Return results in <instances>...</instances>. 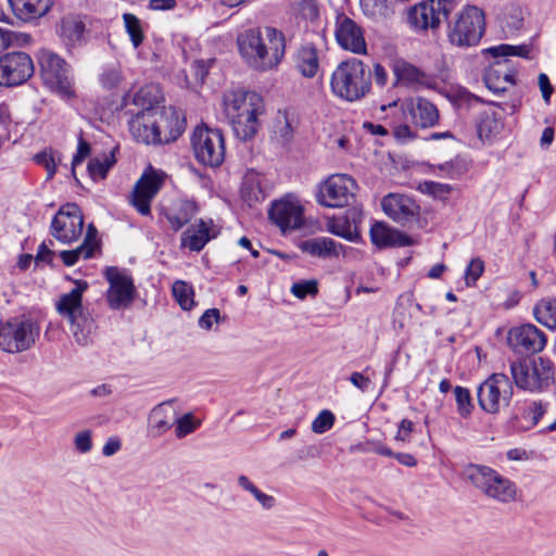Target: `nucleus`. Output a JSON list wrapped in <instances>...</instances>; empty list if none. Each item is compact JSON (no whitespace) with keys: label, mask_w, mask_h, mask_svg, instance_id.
<instances>
[{"label":"nucleus","mask_w":556,"mask_h":556,"mask_svg":"<svg viewBox=\"0 0 556 556\" xmlns=\"http://www.w3.org/2000/svg\"><path fill=\"white\" fill-rule=\"evenodd\" d=\"M237 45L241 58L256 72L278 67L286 53V37L275 27L250 28L238 35Z\"/></svg>","instance_id":"nucleus-1"},{"label":"nucleus","mask_w":556,"mask_h":556,"mask_svg":"<svg viewBox=\"0 0 556 556\" xmlns=\"http://www.w3.org/2000/svg\"><path fill=\"white\" fill-rule=\"evenodd\" d=\"M222 106L238 139L249 141L256 136L266 112L260 93L243 89L227 90L223 94Z\"/></svg>","instance_id":"nucleus-2"},{"label":"nucleus","mask_w":556,"mask_h":556,"mask_svg":"<svg viewBox=\"0 0 556 556\" xmlns=\"http://www.w3.org/2000/svg\"><path fill=\"white\" fill-rule=\"evenodd\" d=\"M329 85L336 98L346 102H356L370 92L371 73L362 60L349 58L334 67Z\"/></svg>","instance_id":"nucleus-3"},{"label":"nucleus","mask_w":556,"mask_h":556,"mask_svg":"<svg viewBox=\"0 0 556 556\" xmlns=\"http://www.w3.org/2000/svg\"><path fill=\"white\" fill-rule=\"evenodd\" d=\"M466 477L486 497L500 503H510L517 495L516 484L491 467L470 464Z\"/></svg>","instance_id":"nucleus-4"},{"label":"nucleus","mask_w":556,"mask_h":556,"mask_svg":"<svg viewBox=\"0 0 556 556\" xmlns=\"http://www.w3.org/2000/svg\"><path fill=\"white\" fill-rule=\"evenodd\" d=\"M88 282L76 280L75 287L67 293L62 294L55 303L58 314L66 319L71 331L77 343H88L89 330H86L88 317L83 305V295L88 290Z\"/></svg>","instance_id":"nucleus-5"},{"label":"nucleus","mask_w":556,"mask_h":556,"mask_svg":"<svg viewBox=\"0 0 556 556\" xmlns=\"http://www.w3.org/2000/svg\"><path fill=\"white\" fill-rule=\"evenodd\" d=\"M485 17L476 5H466L450 25L447 37L452 45L471 47L479 43L484 34Z\"/></svg>","instance_id":"nucleus-6"},{"label":"nucleus","mask_w":556,"mask_h":556,"mask_svg":"<svg viewBox=\"0 0 556 556\" xmlns=\"http://www.w3.org/2000/svg\"><path fill=\"white\" fill-rule=\"evenodd\" d=\"M40 328L25 316L14 317L0 324V348L9 353L30 349L39 338Z\"/></svg>","instance_id":"nucleus-7"},{"label":"nucleus","mask_w":556,"mask_h":556,"mask_svg":"<svg viewBox=\"0 0 556 556\" xmlns=\"http://www.w3.org/2000/svg\"><path fill=\"white\" fill-rule=\"evenodd\" d=\"M455 8L454 0H422L407 10V23L415 31L438 29Z\"/></svg>","instance_id":"nucleus-8"},{"label":"nucleus","mask_w":556,"mask_h":556,"mask_svg":"<svg viewBox=\"0 0 556 556\" xmlns=\"http://www.w3.org/2000/svg\"><path fill=\"white\" fill-rule=\"evenodd\" d=\"M194 156L203 165L217 167L225 159V140L220 130L195 127L191 138Z\"/></svg>","instance_id":"nucleus-9"},{"label":"nucleus","mask_w":556,"mask_h":556,"mask_svg":"<svg viewBox=\"0 0 556 556\" xmlns=\"http://www.w3.org/2000/svg\"><path fill=\"white\" fill-rule=\"evenodd\" d=\"M39 63L46 86L62 98L74 97L70 67L63 59L53 52L43 51L40 54Z\"/></svg>","instance_id":"nucleus-10"},{"label":"nucleus","mask_w":556,"mask_h":556,"mask_svg":"<svg viewBox=\"0 0 556 556\" xmlns=\"http://www.w3.org/2000/svg\"><path fill=\"white\" fill-rule=\"evenodd\" d=\"M357 185L345 174L330 175L324 180L316 194L317 202L326 207H343L354 199Z\"/></svg>","instance_id":"nucleus-11"},{"label":"nucleus","mask_w":556,"mask_h":556,"mask_svg":"<svg viewBox=\"0 0 556 556\" xmlns=\"http://www.w3.org/2000/svg\"><path fill=\"white\" fill-rule=\"evenodd\" d=\"M84 217L75 203H66L60 207L50 226L51 236L63 244L76 242L83 235Z\"/></svg>","instance_id":"nucleus-12"},{"label":"nucleus","mask_w":556,"mask_h":556,"mask_svg":"<svg viewBox=\"0 0 556 556\" xmlns=\"http://www.w3.org/2000/svg\"><path fill=\"white\" fill-rule=\"evenodd\" d=\"M511 395V382L504 374H493L478 389L479 405L490 414H495L507 406Z\"/></svg>","instance_id":"nucleus-13"},{"label":"nucleus","mask_w":556,"mask_h":556,"mask_svg":"<svg viewBox=\"0 0 556 556\" xmlns=\"http://www.w3.org/2000/svg\"><path fill=\"white\" fill-rule=\"evenodd\" d=\"M166 174L149 166L135 184L129 198L130 204L143 216L150 215L151 202L161 190Z\"/></svg>","instance_id":"nucleus-14"},{"label":"nucleus","mask_w":556,"mask_h":556,"mask_svg":"<svg viewBox=\"0 0 556 556\" xmlns=\"http://www.w3.org/2000/svg\"><path fill=\"white\" fill-rule=\"evenodd\" d=\"M109 289L106 301L112 309H124L135 300L136 287L132 278L117 267H108L104 271Z\"/></svg>","instance_id":"nucleus-15"},{"label":"nucleus","mask_w":556,"mask_h":556,"mask_svg":"<svg viewBox=\"0 0 556 556\" xmlns=\"http://www.w3.org/2000/svg\"><path fill=\"white\" fill-rule=\"evenodd\" d=\"M33 74V60L27 53L13 52L0 58V86L23 84Z\"/></svg>","instance_id":"nucleus-16"},{"label":"nucleus","mask_w":556,"mask_h":556,"mask_svg":"<svg viewBox=\"0 0 556 556\" xmlns=\"http://www.w3.org/2000/svg\"><path fill=\"white\" fill-rule=\"evenodd\" d=\"M546 337L542 330L532 324L513 327L508 331L507 343L516 353H539L546 345Z\"/></svg>","instance_id":"nucleus-17"},{"label":"nucleus","mask_w":556,"mask_h":556,"mask_svg":"<svg viewBox=\"0 0 556 556\" xmlns=\"http://www.w3.org/2000/svg\"><path fill=\"white\" fill-rule=\"evenodd\" d=\"M269 218L282 232L296 230L304 224L303 207L294 198L286 197L271 204Z\"/></svg>","instance_id":"nucleus-18"},{"label":"nucleus","mask_w":556,"mask_h":556,"mask_svg":"<svg viewBox=\"0 0 556 556\" xmlns=\"http://www.w3.org/2000/svg\"><path fill=\"white\" fill-rule=\"evenodd\" d=\"M336 40L340 48L358 55L367 54V43L363 28L346 15H339L336 21Z\"/></svg>","instance_id":"nucleus-19"},{"label":"nucleus","mask_w":556,"mask_h":556,"mask_svg":"<svg viewBox=\"0 0 556 556\" xmlns=\"http://www.w3.org/2000/svg\"><path fill=\"white\" fill-rule=\"evenodd\" d=\"M383 212L394 222L406 225L419 215V205L409 195L402 193H389L382 199Z\"/></svg>","instance_id":"nucleus-20"},{"label":"nucleus","mask_w":556,"mask_h":556,"mask_svg":"<svg viewBox=\"0 0 556 556\" xmlns=\"http://www.w3.org/2000/svg\"><path fill=\"white\" fill-rule=\"evenodd\" d=\"M403 112L413 125L419 128H430L438 124L439 110L431 101L422 97L410 98L403 103Z\"/></svg>","instance_id":"nucleus-21"},{"label":"nucleus","mask_w":556,"mask_h":556,"mask_svg":"<svg viewBox=\"0 0 556 556\" xmlns=\"http://www.w3.org/2000/svg\"><path fill=\"white\" fill-rule=\"evenodd\" d=\"M131 115L128 126L132 137L138 141L146 144H157L160 141V134L157 129L155 111H134L128 110Z\"/></svg>","instance_id":"nucleus-22"},{"label":"nucleus","mask_w":556,"mask_h":556,"mask_svg":"<svg viewBox=\"0 0 556 556\" xmlns=\"http://www.w3.org/2000/svg\"><path fill=\"white\" fill-rule=\"evenodd\" d=\"M155 124L157 125L155 131L160 134L157 144L175 141L185 129V119L173 106H163L159 111H155Z\"/></svg>","instance_id":"nucleus-23"},{"label":"nucleus","mask_w":556,"mask_h":556,"mask_svg":"<svg viewBox=\"0 0 556 556\" xmlns=\"http://www.w3.org/2000/svg\"><path fill=\"white\" fill-rule=\"evenodd\" d=\"M174 400L157 404L148 418V433L151 438H160L175 424L177 409Z\"/></svg>","instance_id":"nucleus-24"},{"label":"nucleus","mask_w":556,"mask_h":556,"mask_svg":"<svg viewBox=\"0 0 556 556\" xmlns=\"http://www.w3.org/2000/svg\"><path fill=\"white\" fill-rule=\"evenodd\" d=\"M484 84L489 90L500 93L515 84V71L507 59L496 60L484 73Z\"/></svg>","instance_id":"nucleus-25"},{"label":"nucleus","mask_w":556,"mask_h":556,"mask_svg":"<svg viewBox=\"0 0 556 556\" xmlns=\"http://www.w3.org/2000/svg\"><path fill=\"white\" fill-rule=\"evenodd\" d=\"M9 3L16 18L33 23L48 14L54 0H9Z\"/></svg>","instance_id":"nucleus-26"},{"label":"nucleus","mask_w":556,"mask_h":556,"mask_svg":"<svg viewBox=\"0 0 556 556\" xmlns=\"http://www.w3.org/2000/svg\"><path fill=\"white\" fill-rule=\"evenodd\" d=\"M216 236L212 220L200 219L181 236V245L191 251H201Z\"/></svg>","instance_id":"nucleus-27"},{"label":"nucleus","mask_w":556,"mask_h":556,"mask_svg":"<svg viewBox=\"0 0 556 556\" xmlns=\"http://www.w3.org/2000/svg\"><path fill=\"white\" fill-rule=\"evenodd\" d=\"M99 247L98 230L90 224L87 227L83 243L74 250L62 251L60 257L66 266H73L79 258H90Z\"/></svg>","instance_id":"nucleus-28"},{"label":"nucleus","mask_w":556,"mask_h":556,"mask_svg":"<svg viewBox=\"0 0 556 556\" xmlns=\"http://www.w3.org/2000/svg\"><path fill=\"white\" fill-rule=\"evenodd\" d=\"M371 242L379 249L390 247H406L410 239L402 232L389 227L384 223H375L370 228Z\"/></svg>","instance_id":"nucleus-29"},{"label":"nucleus","mask_w":556,"mask_h":556,"mask_svg":"<svg viewBox=\"0 0 556 556\" xmlns=\"http://www.w3.org/2000/svg\"><path fill=\"white\" fill-rule=\"evenodd\" d=\"M197 212L195 202L182 199L174 201L169 207L164 210L165 217L175 231L187 225Z\"/></svg>","instance_id":"nucleus-30"},{"label":"nucleus","mask_w":556,"mask_h":556,"mask_svg":"<svg viewBox=\"0 0 556 556\" xmlns=\"http://www.w3.org/2000/svg\"><path fill=\"white\" fill-rule=\"evenodd\" d=\"M502 129V116L495 108L489 106L480 113L477 132L481 141H493L501 134Z\"/></svg>","instance_id":"nucleus-31"},{"label":"nucleus","mask_w":556,"mask_h":556,"mask_svg":"<svg viewBox=\"0 0 556 556\" xmlns=\"http://www.w3.org/2000/svg\"><path fill=\"white\" fill-rule=\"evenodd\" d=\"M392 71L396 83L402 86L419 87L425 86L428 81V76L424 71L403 59L393 62Z\"/></svg>","instance_id":"nucleus-32"},{"label":"nucleus","mask_w":556,"mask_h":556,"mask_svg":"<svg viewBox=\"0 0 556 556\" xmlns=\"http://www.w3.org/2000/svg\"><path fill=\"white\" fill-rule=\"evenodd\" d=\"M294 66L305 78H313L319 71L317 49L312 43L302 45L294 55Z\"/></svg>","instance_id":"nucleus-33"},{"label":"nucleus","mask_w":556,"mask_h":556,"mask_svg":"<svg viewBox=\"0 0 556 556\" xmlns=\"http://www.w3.org/2000/svg\"><path fill=\"white\" fill-rule=\"evenodd\" d=\"M547 407L548 403L543 401L525 403L521 413L516 416V427L523 431L533 428L547 412Z\"/></svg>","instance_id":"nucleus-34"},{"label":"nucleus","mask_w":556,"mask_h":556,"mask_svg":"<svg viewBox=\"0 0 556 556\" xmlns=\"http://www.w3.org/2000/svg\"><path fill=\"white\" fill-rule=\"evenodd\" d=\"M342 248L343 247L341 244L326 237L309 239L301 244V249L303 252L312 256H318L324 258L339 256Z\"/></svg>","instance_id":"nucleus-35"},{"label":"nucleus","mask_w":556,"mask_h":556,"mask_svg":"<svg viewBox=\"0 0 556 556\" xmlns=\"http://www.w3.org/2000/svg\"><path fill=\"white\" fill-rule=\"evenodd\" d=\"M357 222L358 219L356 217H353V220L351 222L345 215L330 217L326 220V229L330 233L344 238L349 241H356L359 237Z\"/></svg>","instance_id":"nucleus-36"},{"label":"nucleus","mask_w":556,"mask_h":556,"mask_svg":"<svg viewBox=\"0 0 556 556\" xmlns=\"http://www.w3.org/2000/svg\"><path fill=\"white\" fill-rule=\"evenodd\" d=\"M162 99L161 91L155 85H147L140 88L132 97V104L138 111H159L157 106Z\"/></svg>","instance_id":"nucleus-37"},{"label":"nucleus","mask_w":556,"mask_h":556,"mask_svg":"<svg viewBox=\"0 0 556 556\" xmlns=\"http://www.w3.org/2000/svg\"><path fill=\"white\" fill-rule=\"evenodd\" d=\"M241 198L249 206H254L265 200L266 193L258 175L245 176L241 187Z\"/></svg>","instance_id":"nucleus-38"},{"label":"nucleus","mask_w":556,"mask_h":556,"mask_svg":"<svg viewBox=\"0 0 556 556\" xmlns=\"http://www.w3.org/2000/svg\"><path fill=\"white\" fill-rule=\"evenodd\" d=\"M238 486L249 493L265 510H270L276 506V498L263 492L248 476L239 475L237 478Z\"/></svg>","instance_id":"nucleus-39"},{"label":"nucleus","mask_w":556,"mask_h":556,"mask_svg":"<svg viewBox=\"0 0 556 556\" xmlns=\"http://www.w3.org/2000/svg\"><path fill=\"white\" fill-rule=\"evenodd\" d=\"M533 315L538 323L548 329H556V299H542L534 308Z\"/></svg>","instance_id":"nucleus-40"},{"label":"nucleus","mask_w":556,"mask_h":556,"mask_svg":"<svg viewBox=\"0 0 556 556\" xmlns=\"http://www.w3.org/2000/svg\"><path fill=\"white\" fill-rule=\"evenodd\" d=\"M530 365L531 375L535 381V391L542 390L554 376L553 364L551 361L538 357Z\"/></svg>","instance_id":"nucleus-41"},{"label":"nucleus","mask_w":556,"mask_h":556,"mask_svg":"<svg viewBox=\"0 0 556 556\" xmlns=\"http://www.w3.org/2000/svg\"><path fill=\"white\" fill-rule=\"evenodd\" d=\"M528 362H514L510 365V372L516 386L523 390L535 391V381L531 375Z\"/></svg>","instance_id":"nucleus-42"},{"label":"nucleus","mask_w":556,"mask_h":556,"mask_svg":"<svg viewBox=\"0 0 556 556\" xmlns=\"http://www.w3.org/2000/svg\"><path fill=\"white\" fill-rule=\"evenodd\" d=\"M84 31L85 24L79 16L70 15L62 18L60 26L61 36L71 43L79 41Z\"/></svg>","instance_id":"nucleus-43"},{"label":"nucleus","mask_w":556,"mask_h":556,"mask_svg":"<svg viewBox=\"0 0 556 556\" xmlns=\"http://www.w3.org/2000/svg\"><path fill=\"white\" fill-rule=\"evenodd\" d=\"M172 291L175 300L182 309L189 311L193 307L194 291L192 286L185 281L177 280L174 282Z\"/></svg>","instance_id":"nucleus-44"},{"label":"nucleus","mask_w":556,"mask_h":556,"mask_svg":"<svg viewBox=\"0 0 556 556\" xmlns=\"http://www.w3.org/2000/svg\"><path fill=\"white\" fill-rule=\"evenodd\" d=\"M123 21L132 46L138 48L144 40L141 21L132 13H124Z\"/></svg>","instance_id":"nucleus-45"},{"label":"nucleus","mask_w":556,"mask_h":556,"mask_svg":"<svg viewBox=\"0 0 556 556\" xmlns=\"http://www.w3.org/2000/svg\"><path fill=\"white\" fill-rule=\"evenodd\" d=\"M493 58H506V56H521L525 59H530L531 50L529 46H511V45H500L496 47H491L486 50Z\"/></svg>","instance_id":"nucleus-46"},{"label":"nucleus","mask_w":556,"mask_h":556,"mask_svg":"<svg viewBox=\"0 0 556 556\" xmlns=\"http://www.w3.org/2000/svg\"><path fill=\"white\" fill-rule=\"evenodd\" d=\"M113 164L114 160L106 155L91 159L87 167L90 178L94 181L104 179Z\"/></svg>","instance_id":"nucleus-47"},{"label":"nucleus","mask_w":556,"mask_h":556,"mask_svg":"<svg viewBox=\"0 0 556 556\" xmlns=\"http://www.w3.org/2000/svg\"><path fill=\"white\" fill-rule=\"evenodd\" d=\"M174 425L176 426L175 435L178 439H182L188 434L194 432L201 426V420L197 419L192 413H187L181 417H179L177 414Z\"/></svg>","instance_id":"nucleus-48"},{"label":"nucleus","mask_w":556,"mask_h":556,"mask_svg":"<svg viewBox=\"0 0 556 556\" xmlns=\"http://www.w3.org/2000/svg\"><path fill=\"white\" fill-rule=\"evenodd\" d=\"M293 13L305 21L314 22L319 16L317 0H298L292 5Z\"/></svg>","instance_id":"nucleus-49"},{"label":"nucleus","mask_w":556,"mask_h":556,"mask_svg":"<svg viewBox=\"0 0 556 556\" xmlns=\"http://www.w3.org/2000/svg\"><path fill=\"white\" fill-rule=\"evenodd\" d=\"M34 160L37 164L43 166L47 170V178L51 179L56 173L58 165L61 162V155L58 152L52 150H45L40 153H37L34 156Z\"/></svg>","instance_id":"nucleus-50"},{"label":"nucleus","mask_w":556,"mask_h":556,"mask_svg":"<svg viewBox=\"0 0 556 556\" xmlns=\"http://www.w3.org/2000/svg\"><path fill=\"white\" fill-rule=\"evenodd\" d=\"M274 134L282 143H287L293 136L291 119L287 113H279L275 118Z\"/></svg>","instance_id":"nucleus-51"},{"label":"nucleus","mask_w":556,"mask_h":556,"mask_svg":"<svg viewBox=\"0 0 556 556\" xmlns=\"http://www.w3.org/2000/svg\"><path fill=\"white\" fill-rule=\"evenodd\" d=\"M100 84L105 89H115L123 81V75L119 65H111L103 70L100 75Z\"/></svg>","instance_id":"nucleus-52"},{"label":"nucleus","mask_w":556,"mask_h":556,"mask_svg":"<svg viewBox=\"0 0 556 556\" xmlns=\"http://www.w3.org/2000/svg\"><path fill=\"white\" fill-rule=\"evenodd\" d=\"M336 417L328 409L321 410L312 422V431L316 434H323L330 430L334 425Z\"/></svg>","instance_id":"nucleus-53"},{"label":"nucleus","mask_w":556,"mask_h":556,"mask_svg":"<svg viewBox=\"0 0 556 556\" xmlns=\"http://www.w3.org/2000/svg\"><path fill=\"white\" fill-rule=\"evenodd\" d=\"M291 293L300 300L305 299L307 295L315 296L318 293L317 281L311 279L294 282L291 287Z\"/></svg>","instance_id":"nucleus-54"},{"label":"nucleus","mask_w":556,"mask_h":556,"mask_svg":"<svg viewBox=\"0 0 556 556\" xmlns=\"http://www.w3.org/2000/svg\"><path fill=\"white\" fill-rule=\"evenodd\" d=\"M454 394L457 403L458 413L463 417L469 416L471 413L472 405L468 389L458 386L454 389Z\"/></svg>","instance_id":"nucleus-55"},{"label":"nucleus","mask_w":556,"mask_h":556,"mask_svg":"<svg viewBox=\"0 0 556 556\" xmlns=\"http://www.w3.org/2000/svg\"><path fill=\"white\" fill-rule=\"evenodd\" d=\"M484 271V262L480 257L472 258L465 271L466 286H473Z\"/></svg>","instance_id":"nucleus-56"},{"label":"nucleus","mask_w":556,"mask_h":556,"mask_svg":"<svg viewBox=\"0 0 556 556\" xmlns=\"http://www.w3.org/2000/svg\"><path fill=\"white\" fill-rule=\"evenodd\" d=\"M387 0H361V8L365 15L376 17L386 15L388 11Z\"/></svg>","instance_id":"nucleus-57"},{"label":"nucleus","mask_w":556,"mask_h":556,"mask_svg":"<svg viewBox=\"0 0 556 556\" xmlns=\"http://www.w3.org/2000/svg\"><path fill=\"white\" fill-rule=\"evenodd\" d=\"M421 192L433 195L435 198L445 197L451 192V186L434 181H425L420 185Z\"/></svg>","instance_id":"nucleus-58"},{"label":"nucleus","mask_w":556,"mask_h":556,"mask_svg":"<svg viewBox=\"0 0 556 556\" xmlns=\"http://www.w3.org/2000/svg\"><path fill=\"white\" fill-rule=\"evenodd\" d=\"M92 433L90 430H83L75 434L74 446L79 453H89L92 450Z\"/></svg>","instance_id":"nucleus-59"},{"label":"nucleus","mask_w":556,"mask_h":556,"mask_svg":"<svg viewBox=\"0 0 556 556\" xmlns=\"http://www.w3.org/2000/svg\"><path fill=\"white\" fill-rule=\"evenodd\" d=\"M220 313L217 308L206 309L199 319V327L210 330L214 323H218Z\"/></svg>","instance_id":"nucleus-60"},{"label":"nucleus","mask_w":556,"mask_h":556,"mask_svg":"<svg viewBox=\"0 0 556 556\" xmlns=\"http://www.w3.org/2000/svg\"><path fill=\"white\" fill-rule=\"evenodd\" d=\"M414 431V422L408 419H403L399 426L397 432L395 434V440L397 442H409L410 434Z\"/></svg>","instance_id":"nucleus-61"},{"label":"nucleus","mask_w":556,"mask_h":556,"mask_svg":"<svg viewBox=\"0 0 556 556\" xmlns=\"http://www.w3.org/2000/svg\"><path fill=\"white\" fill-rule=\"evenodd\" d=\"M349 380L356 389L362 392H367L371 386V380L369 377L358 371L352 372Z\"/></svg>","instance_id":"nucleus-62"},{"label":"nucleus","mask_w":556,"mask_h":556,"mask_svg":"<svg viewBox=\"0 0 556 556\" xmlns=\"http://www.w3.org/2000/svg\"><path fill=\"white\" fill-rule=\"evenodd\" d=\"M90 153V146L84 141L80 140L78 143L77 152L73 156L72 160V172L75 174V167L84 162V160L89 155Z\"/></svg>","instance_id":"nucleus-63"},{"label":"nucleus","mask_w":556,"mask_h":556,"mask_svg":"<svg viewBox=\"0 0 556 556\" xmlns=\"http://www.w3.org/2000/svg\"><path fill=\"white\" fill-rule=\"evenodd\" d=\"M372 77L376 85L384 87L388 83V73L383 65L375 63L372 66Z\"/></svg>","instance_id":"nucleus-64"}]
</instances>
